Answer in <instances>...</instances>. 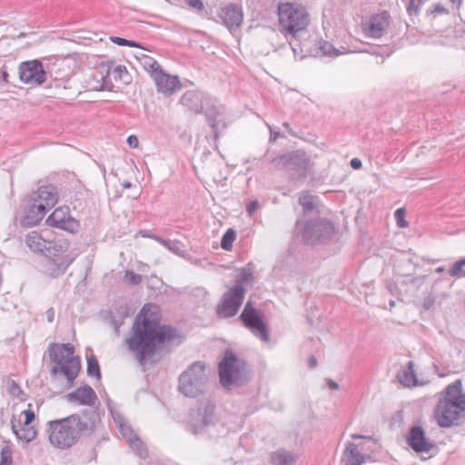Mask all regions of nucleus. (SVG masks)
<instances>
[{
	"label": "nucleus",
	"instance_id": "f257e3e1",
	"mask_svg": "<svg viewBox=\"0 0 465 465\" xmlns=\"http://www.w3.org/2000/svg\"><path fill=\"white\" fill-rule=\"evenodd\" d=\"M148 304L142 307L131 328V336L126 339L129 351L135 354L140 364L151 360L158 350L166 344L180 345L183 337L177 328L162 324L158 319L149 315Z\"/></svg>",
	"mask_w": 465,
	"mask_h": 465
},
{
	"label": "nucleus",
	"instance_id": "f03ea898",
	"mask_svg": "<svg viewBox=\"0 0 465 465\" xmlns=\"http://www.w3.org/2000/svg\"><path fill=\"white\" fill-rule=\"evenodd\" d=\"M102 425V411L98 407L84 409L65 418L47 422L50 443L61 450H67L82 438L94 435Z\"/></svg>",
	"mask_w": 465,
	"mask_h": 465
},
{
	"label": "nucleus",
	"instance_id": "7ed1b4c3",
	"mask_svg": "<svg viewBox=\"0 0 465 465\" xmlns=\"http://www.w3.org/2000/svg\"><path fill=\"white\" fill-rule=\"evenodd\" d=\"M279 27L292 47L295 56L303 58L304 49L299 38L306 33L310 24V15L305 7L297 3H280L278 5Z\"/></svg>",
	"mask_w": 465,
	"mask_h": 465
},
{
	"label": "nucleus",
	"instance_id": "20e7f679",
	"mask_svg": "<svg viewBox=\"0 0 465 465\" xmlns=\"http://www.w3.org/2000/svg\"><path fill=\"white\" fill-rule=\"evenodd\" d=\"M180 102L195 114H200L205 109L204 114L208 124L212 128L213 140L216 143L230 123L224 106L212 99L204 100L203 94L198 91H187L181 97Z\"/></svg>",
	"mask_w": 465,
	"mask_h": 465
},
{
	"label": "nucleus",
	"instance_id": "39448f33",
	"mask_svg": "<svg viewBox=\"0 0 465 465\" xmlns=\"http://www.w3.org/2000/svg\"><path fill=\"white\" fill-rule=\"evenodd\" d=\"M465 414V393L462 382L456 380L444 390V396L439 400L434 411L435 418L440 428L458 425V420Z\"/></svg>",
	"mask_w": 465,
	"mask_h": 465
},
{
	"label": "nucleus",
	"instance_id": "423d86ee",
	"mask_svg": "<svg viewBox=\"0 0 465 465\" xmlns=\"http://www.w3.org/2000/svg\"><path fill=\"white\" fill-rule=\"evenodd\" d=\"M50 361L54 366L50 370V375L55 378L58 374L66 380L67 387H72L81 371V358L74 355V347L67 343H50L47 348Z\"/></svg>",
	"mask_w": 465,
	"mask_h": 465
},
{
	"label": "nucleus",
	"instance_id": "0eeeda50",
	"mask_svg": "<svg viewBox=\"0 0 465 465\" xmlns=\"http://www.w3.org/2000/svg\"><path fill=\"white\" fill-rule=\"evenodd\" d=\"M271 163L286 173L287 179L295 184L304 183L312 174L313 162L304 149H296L278 154Z\"/></svg>",
	"mask_w": 465,
	"mask_h": 465
},
{
	"label": "nucleus",
	"instance_id": "6e6552de",
	"mask_svg": "<svg viewBox=\"0 0 465 465\" xmlns=\"http://www.w3.org/2000/svg\"><path fill=\"white\" fill-rule=\"evenodd\" d=\"M221 385L230 390L233 385L242 386L252 379V371L244 359L239 358L231 349L224 351L218 363Z\"/></svg>",
	"mask_w": 465,
	"mask_h": 465
},
{
	"label": "nucleus",
	"instance_id": "1a4fd4ad",
	"mask_svg": "<svg viewBox=\"0 0 465 465\" xmlns=\"http://www.w3.org/2000/svg\"><path fill=\"white\" fill-rule=\"evenodd\" d=\"M208 380L205 363L194 361L180 375L179 391L185 397L196 398L206 391Z\"/></svg>",
	"mask_w": 465,
	"mask_h": 465
},
{
	"label": "nucleus",
	"instance_id": "9d476101",
	"mask_svg": "<svg viewBox=\"0 0 465 465\" xmlns=\"http://www.w3.org/2000/svg\"><path fill=\"white\" fill-rule=\"evenodd\" d=\"M218 422L216 405L209 399L199 401L189 413L187 430L195 436L205 435Z\"/></svg>",
	"mask_w": 465,
	"mask_h": 465
},
{
	"label": "nucleus",
	"instance_id": "9b49d317",
	"mask_svg": "<svg viewBox=\"0 0 465 465\" xmlns=\"http://www.w3.org/2000/svg\"><path fill=\"white\" fill-rule=\"evenodd\" d=\"M335 232L334 224L326 218L307 220L302 230V240L306 244L324 243L331 239Z\"/></svg>",
	"mask_w": 465,
	"mask_h": 465
},
{
	"label": "nucleus",
	"instance_id": "f8f14e48",
	"mask_svg": "<svg viewBox=\"0 0 465 465\" xmlns=\"http://www.w3.org/2000/svg\"><path fill=\"white\" fill-rule=\"evenodd\" d=\"M238 320L242 322L246 329L262 341H268L270 340L269 329L262 319V314L260 310L253 306L251 300L246 302Z\"/></svg>",
	"mask_w": 465,
	"mask_h": 465
},
{
	"label": "nucleus",
	"instance_id": "ddd939ff",
	"mask_svg": "<svg viewBox=\"0 0 465 465\" xmlns=\"http://www.w3.org/2000/svg\"><path fill=\"white\" fill-rule=\"evenodd\" d=\"M245 295V288L241 283L234 284L229 291L223 293L217 306L219 317L231 318L237 314Z\"/></svg>",
	"mask_w": 465,
	"mask_h": 465
},
{
	"label": "nucleus",
	"instance_id": "4468645a",
	"mask_svg": "<svg viewBox=\"0 0 465 465\" xmlns=\"http://www.w3.org/2000/svg\"><path fill=\"white\" fill-rule=\"evenodd\" d=\"M45 223L70 233L77 232L80 228L79 221L71 216L70 209L66 205L55 208L47 217Z\"/></svg>",
	"mask_w": 465,
	"mask_h": 465
},
{
	"label": "nucleus",
	"instance_id": "2eb2a0df",
	"mask_svg": "<svg viewBox=\"0 0 465 465\" xmlns=\"http://www.w3.org/2000/svg\"><path fill=\"white\" fill-rule=\"evenodd\" d=\"M406 442L418 454L428 453L437 449L436 443L427 438L426 431L419 421L410 428Z\"/></svg>",
	"mask_w": 465,
	"mask_h": 465
},
{
	"label": "nucleus",
	"instance_id": "dca6fc26",
	"mask_svg": "<svg viewBox=\"0 0 465 465\" xmlns=\"http://www.w3.org/2000/svg\"><path fill=\"white\" fill-rule=\"evenodd\" d=\"M18 73L20 80L27 84L40 85L46 80V73L39 60L21 63Z\"/></svg>",
	"mask_w": 465,
	"mask_h": 465
},
{
	"label": "nucleus",
	"instance_id": "f3484780",
	"mask_svg": "<svg viewBox=\"0 0 465 465\" xmlns=\"http://www.w3.org/2000/svg\"><path fill=\"white\" fill-rule=\"evenodd\" d=\"M389 25L390 15L387 11H383L371 15L369 22L364 25L363 31L369 37L380 38L386 33Z\"/></svg>",
	"mask_w": 465,
	"mask_h": 465
},
{
	"label": "nucleus",
	"instance_id": "a211bd4d",
	"mask_svg": "<svg viewBox=\"0 0 465 465\" xmlns=\"http://www.w3.org/2000/svg\"><path fill=\"white\" fill-rule=\"evenodd\" d=\"M31 201L42 203L46 211L52 209L58 201V193L53 184H46L38 187L32 193Z\"/></svg>",
	"mask_w": 465,
	"mask_h": 465
},
{
	"label": "nucleus",
	"instance_id": "6ab92c4d",
	"mask_svg": "<svg viewBox=\"0 0 465 465\" xmlns=\"http://www.w3.org/2000/svg\"><path fill=\"white\" fill-rule=\"evenodd\" d=\"M66 399L68 401L74 402L77 405L89 406L92 408H94L93 406L98 400L95 391L88 384L80 386L74 391L67 393Z\"/></svg>",
	"mask_w": 465,
	"mask_h": 465
},
{
	"label": "nucleus",
	"instance_id": "aec40b11",
	"mask_svg": "<svg viewBox=\"0 0 465 465\" xmlns=\"http://www.w3.org/2000/svg\"><path fill=\"white\" fill-rule=\"evenodd\" d=\"M153 79L157 87V91L165 95L173 94L177 89L181 88L178 76L170 75L163 72V69L154 74Z\"/></svg>",
	"mask_w": 465,
	"mask_h": 465
},
{
	"label": "nucleus",
	"instance_id": "412c9836",
	"mask_svg": "<svg viewBox=\"0 0 465 465\" xmlns=\"http://www.w3.org/2000/svg\"><path fill=\"white\" fill-rule=\"evenodd\" d=\"M219 15L230 31L238 28L243 19L242 7L236 4H230L222 8Z\"/></svg>",
	"mask_w": 465,
	"mask_h": 465
},
{
	"label": "nucleus",
	"instance_id": "4be33fe9",
	"mask_svg": "<svg viewBox=\"0 0 465 465\" xmlns=\"http://www.w3.org/2000/svg\"><path fill=\"white\" fill-rule=\"evenodd\" d=\"M47 212L42 203H37L30 199L26 213L21 219V225L25 228L37 225Z\"/></svg>",
	"mask_w": 465,
	"mask_h": 465
},
{
	"label": "nucleus",
	"instance_id": "5701e85b",
	"mask_svg": "<svg viewBox=\"0 0 465 465\" xmlns=\"http://www.w3.org/2000/svg\"><path fill=\"white\" fill-rule=\"evenodd\" d=\"M73 261L74 258H71L69 255L48 258L45 265V272L47 275L53 278H57L65 273L67 268L73 262Z\"/></svg>",
	"mask_w": 465,
	"mask_h": 465
},
{
	"label": "nucleus",
	"instance_id": "b1692460",
	"mask_svg": "<svg viewBox=\"0 0 465 465\" xmlns=\"http://www.w3.org/2000/svg\"><path fill=\"white\" fill-rule=\"evenodd\" d=\"M341 463L344 465H362L364 463V456L358 450V445L348 441L342 452Z\"/></svg>",
	"mask_w": 465,
	"mask_h": 465
},
{
	"label": "nucleus",
	"instance_id": "393cba45",
	"mask_svg": "<svg viewBox=\"0 0 465 465\" xmlns=\"http://www.w3.org/2000/svg\"><path fill=\"white\" fill-rule=\"evenodd\" d=\"M20 425V420H16L15 416L13 415L11 420V430L17 440L25 443H29L37 437L38 432L35 427H30L28 429H18Z\"/></svg>",
	"mask_w": 465,
	"mask_h": 465
},
{
	"label": "nucleus",
	"instance_id": "a878e982",
	"mask_svg": "<svg viewBox=\"0 0 465 465\" xmlns=\"http://www.w3.org/2000/svg\"><path fill=\"white\" fill-rule=\"evenodd\" d=\"M396 378L399 382L406 387L417 386L418 379L414 372V362L412 361H408L406 367L398 371Z\"/></svg>",
	"mask_w": 465,
	"mask_h": 465
},
{
	"label": "nucleus",
	"instance_id": "bb28decb",
	"mask_svg": "<svg viewBox=\"0 0 465 465\" xmlns=\"http://www.w3.org/2000/svg\"><path fill=\"white\" fill-rule=\"evenodd\" d=\"M297 455L284 449L277 450L271 454V463L273 465H293Z\"/></svg>",
	"mask_w": 465,
	"mask_h": 465
},
{
	"label": "nucleus",
	"instance_id": "cd10ccee",
	"mask_svg": "<svg viewBox=\"0 0 465 465\" xmlns=\"http://www.w3.org/2000/svg\"><path fill=\"white\" fill-rule=\"evenodd\" d=\"M45 241L38 232H31L26 235L25 243L27 247L34 252H43L45 245Z\"/></svg>",
	"mask_w": 465,
	"mask_h": 465
},
{
	"label": "nucleus",
	"instance_id": "c85d7f7f",
	"mask_svg": "<svg viewBox=\"0 0 465 465\" xmlns=\"http://www.w3.org/2000/svg\"><path fill=\"white\" fill-rule=\"evenodd\" d=\"M87 368L86 373L90 377H94L100 381L102 379V373L98 360L95 355L91 354L86 357Z\"/></svg>",
	"mask_w": 465,
	"mask_h": 465
},
{
	"label": "nucleus",
	"instance_id": "c756f323",
	"mask_svg": "<svg viewBox=\"0 0 465 465\" xmlns=\"http://www.w3.org/2000/svg\"><path fill=\"white\" fill-rule=\"evenodd\" d=\"M315 196L308 191L302 192L299 197V203L302 206L304 214H310L315 208Z\"/></svg>",
	"mask_w": 465,
	"mask_h": 465
},
{
	"label": "nucleus",
	"instance_id": "7c9ffc66",
	"mask_svg": "<svg viewBox=\"0 0 465 465\" xmlns=\"http://www.w3.org/2000/svg\"><path fill=\"white\" fill-rule=\"evenodd\" d=\"M45 247L42 253L47 258L61 257L63 252V246L54 241H45Z\"/></svg>",
	"mask_w": 465,
	"mask_h": 465
},
{
	"label": "nucleus",
	"instance_id": "2f4dec72",
	"mask_svg": "<svg viewBox=\"0 0 465 465\" xmlns=\"http://www.w3.org/2000/svg\"><path fill=\"white\" fill-rule=\"evenodd\" d=\"M237 232L234 229L229 228L222 236L221 247L224 251H231L233 242L236 240Z\"/></svg>",
	"mask_w": 465,
	"mask_h": 465
},
{
	"label": "nucleus",
	"instance_id": "473e14b6",
	"mask_svg": "<svg viewBox=\"0 0 465 465\" xmlns=\"http://www.w3.org/2000/svg\"><path fill=\"white\" fill-rule=\"evenodd\" d=\"M5 445L0 451V465H13V450L9 440L4 441Z\"/></svg>",
	"mask_w": 465,
	"mask_h": 465
},
{
	"label": "nucleus",
	"instance_id": "72a5a7b5",
	"mask_svg": "<svg viewBox=\"0 0 465 465\" xmlns=\"http://www.w3.org/2000/svg\"><path fill=\"white\" fill-rule=\"evenodd\" d=\"M142 64L143 68L150 73L152 78L154 77V74L162 70L160 64L153 58L146 54H143Z\"/></svg>",
	"mask_w": 465,
	"mask_h": 465
},
{
	"label": "nucleus",
	"instance_id": "f704fd0d",
	"mask_svg": "<svg viewBox=\"0 0 465 465\" xmlns=\"http://www.w3.org/2000/svg\"><path fill=\"white\" fill-rule=\"evenodd\" d=\"M465 266V257L456 261L449 270V274L451 277L460 278L465 277V271L462 269Z\"/></svg>",
	"mask_w": 465,
	"mask_h": 465
},
{
	"label": "nucleus",
	"instance_id": "c9c22d12",
	"mask_svg": "<svg viewBox=\"0 0 465 465\" xmlns=\"http://www.w3.org/2000/svg\"><path fill=\"white\" fill-rule=\"evenodd\" d=\"M130 446L134 449L141 458L147 457V449L145 448L143 440L136 435L134 440L129 442Z\"/></svg>",
	"mask_w": 465,
	"mask_h": 465
},
{
	"label": "nucleus",
	"instance_id": "e433bc0d",
	"mask_svg": "<svg viewBox=\"0 0 465 465\" xmlns=\"http://www.w3.org/2000/svg\"><path fill=\"white\" fill-rule=\"evenodd\" d=\"M117 423H118V427H119V430H120L121 434L123 435V437L124 439H126L128 440V442H130L132 440H134V438L137 435L129 424L121 422L119 419H118Z\"/></svg>",
	"mask_w": 465,
	"mask_h": 465
},
{
	"label": "nucleus",
	"instance_id": "4c0bfd02",
	"mask_svg": "<svg viewBox=\"0 0 465 465\" xmlns=\"http://www.w3.org/2000/svg\"><path fill=\"white\" fill-rule=\"evenodd\" d=\"M428 0H409V3L407 5V13L410 15H418L421 6L427 2Z\"/></svg>",
	"mask_w": 465,
	"mask_h": 465
},
{
	"label": "nucleus",
	"instance_id": "58836bf2",
	"mask_svg": "<svg viewBox=\"0 0 465 465\" xmlns=\"http://www.w3.org/2000/svg\"><path fill=\"white\" fill-rule=\"evenodd\" d=\"M154 240L160 242L162 245L166 247L173 253H178L180 251L179 242L176 241L165 240L161 236H155Z\"/></svg>",
	"mask_w": 465,
	"mask_h": 465
},
{
	"label": "nucleus",
	"instance_id": "ea45409f",
	"mask_svg": "<svg viewBox=\"0 0 465 465\" xmlns=\"http://www.w3.org/2000/svg\"><path fill=\"white\" fill-rule=\"evenodd\" d=\"M124 281L130 285H138L142 282V275L132 270H127L124 276Z\"/></svg>",
	"mask_w": 465,
	"mask_h": 465
},
{
	"label": "nucleus",
	"instance_id": "a19ab883",
	"mask_svg": "<svg viewBox=\"0 0 465 465\" xmlns=\"http://www.w3.org/2000/svg\"><path fill=\"white\" fill-rule=\"evenodd\" d=\"M319 48L322 51V53L325 55H330V54L339 55L340 54V52L337 49H335L331 43H329L327 41L322 40L319 43Z\"/></svg>",
	"mask_w": 465,
	"mask_h": 465
},
{
	"label": "nucleus",
	"instance_id": "79ce46f5",
	"mask_svg": "<svg viewBox=\"0 0 465 465\" xmlns=\"http://www.w3.org/2000/svg\"><path fill=\"white\" fill-rule=\"evenodd\" d=\"M111 70H112V74L114 75L115 79H117V78L123 79L124 74L125 75L128 74V71L124 65L119 64V65L114 66L113 69L110 66H107L106 67L107 75L110 74Z\"/></svg>",
	"mask_w": 465,
	"mask_h": 465
},
{
	"label": "nucleus",
	"instance_id": "37998d69",
	"mask_svg": "<svg viewBox=\"0 0 465 465\" xmlns=\"http://www.w3.org/2000/svg\"><path fill=\"white\" fill-rule=\"evenodd\" d=\"M108 319L111 325L114 326L115 333L118 334L120 332V327L124 324V320L122 319V317L116 316L113 312H109Z\"/></svg>",
	"mask_w": 465,
	"mask_h": 465
},
{
	"label": "nucleus",
	"instance_id": "c03bdc74",
	"mask_svg": "<svg viewBox=\"0 0 465 465\" xmlns=\"http://www.w3.org/2000/svg\"><path fill=\"white\" fill-rule=\"evenodd\" d=\"M7 391L9 394L16 397H20V394H24V391L21 389L19 384L14 380L8 381Z\"/></svg>",
	"mask_w": 465,
	"mask_h": 465
},
{
	"label": "nucleus",
	"instance_id": "a18cd8bd",
	"mask_svg": "<svg viewBox=\"0 0 465 465\" xmlns=\"http://www.w3.org/2000/svg\"><path fill=\"white\" fill-rule=\"evenodd\" d=\"M394 217L400 228H405L409 225L408 222L405 220V210L403 208L397 209L394 213Z\"/></svg>",
	"mask_w": 465,
	"mask_h": 465
},
{
	"label": "nucleus",
	"instance_id": "49530a36",
	"mask_svg": "<svg viewBox=\"0 0 465 465\" xmlns=\"http://www.w3.org/2000/svg\"><path fill=\"white\" fill-rule=\"evenodd\" d=\"M253 275L250 269L242 268L239 274V279L236 281L235 284L241 283L243 285V283L249 282L252 279Z\"/></svg>",
	"mask_w": 465,
	"mask_h": 465
},
{
	"label": "nucleus",
	"instance_id": "de8ad7c7",
	"mask_svg": "<svg viewBox=\"0 0 465 465\" xmlns=\"http://www.w3.org/2000/svg\"><path fill=\"white\" fill-rule=\"evenodd\" d=\"M111 40L114 44L120 46L140 47L138 43L122 37L113 36L111 37Z\"/></svg>",
	"mask_w": 465,
	"mask_h": 465
},
{
	"label": "nucleus",
	"instance_id": "09e8293b",
	"mask_svg": "<svg viewBox=\"0 0 465 465\" xmlns=\"http://www.w3.org/2000/svg\"><path fill=\"white\" fill-rule=\"evenodd\" d=\"M386 289L392 296L398 297L401 294L398 284L391 280L386 282Z\"/></svg>",
	"mask_w": 465,
	"mask_h": 465
},
{
	"label": "nucleus",
	"instance_id": "8fccbe9b",
	"mask_svg": "<svg viewBox=\"0 0 465 465\" xmlns=\"http://www.w3.org/2000/svg\"><path fill=\"white\" fill-rule=\"evenodd\" d=\"M113 313H115L116 316L122 317V319L124 320L125 318H127L129 316L130 310L126 304H124V305H120L119 307H117L115 309V311L113 312Z\"/></svg>",
	"mask_w": 465,
	"mask_h": 465
},
{
	"label": "nucleus",
	"instance_id": "3c124183",
	"mask_svg": "<svg viewBox=\"0 0 465 465\" xmlns=\"http://www.w3.org/2000/svg\"><path fill=\"white\" fill-rule=\"evenodd\" d=\"M212 153V152H207L206 147H194V156H199L203 163H205L207 154Z\"/></svg>",
	"mask_w": 465,
	"mask_h": 465
},
{
	"label": "nucleus",
	"instance_id": "603ef678",
	"mask_svg": "<svg viewBox=\"0 0 465 465\" xmlns=\"http://www.w3.org/2000/svg\"><path fill=\"white\" fill-rule=\"evenodd\" d=\"M435 303V297L432 294L428 295L424 298L422 307L425 311H429L432 308Z\"/></svg>",
	"mask_w": 465,
	"mask_h": 465
},
{
	"label": "nucleus",
	"instance_id": "864d4df0",
	"mask_svg": "<svg viewBox=\"0 0 465 465\" xmlns=\"http://www.w3.org/2000/svg\"><path fill=\"white\" fill-rule=\"evenodd\" d=\"M186 3L193 9L198 12H202L204 9V5L202 0H185Z\"/></svg>",
	"mask_w": 465,
	"mask_h": 465
},
{
	"label": "nucleus",
	"instance_id": "5fc2aeb1",
	"mask_svg": "<svg viewBox=\"0 0 465 465\" xmlns=\"http://www.w3.org/2000/svg\"><path fill=\"white\" fill-rule=\"evenodd\" d=\"M32 404H28V408L23 411V414L25 415V420L27 422H33L35 419V411L31 410Z\"/></svg>",
	"mask_w": 465,
	"mask_h": 465
},
{
	"label": "nucleus",
	"instance_id": "6e6d98bb",
	"mask_svg": "<svg viewBox=\"0 0 465 465\" xmlns=\"http://www.w3.org/2000/svg\"><path fill=\"white\" fill-rule=\"evenodd\" d=\"M106 405H107V408L110 411L112 417L115 422H118V419L123 420V418L121 417V415L119 413H116V415H114V402L109 397H107V399H106Z\"/></svg>",
	"mask_w": 465,
	"mask_h": 465
},
{
	"label": "nucleus",
	"instance_id": "4d7b16f0",
	"mask_svg": "<svg viewBox=\"0 0 465 465\" xmlns=\"http://www.w3.org/2000/svg\"><path fill=\"white\" fill-rule=\"evenodd\" d=\"M259 208V202L257 200L251 201L246 206V211L249 215H252Z\"/></svg>",
	"mask_w": 465,
	"mask_h": 465
},
{
	"label": "nucleus",
	"instance_id": "13d9d810",
	"mask_svg": "<svg viewBox=\"0 0 465 465\" xmlns=\"http://www.w3.org/2000/svg\"><path fill=\"white\" fill-rule=\"evenodd\" d=\"M443 13H447V9L440 4H436L435 5H433L431 10L428 11V15L429 14H443Z\"/></svg>",
	"mask_w": 465,
	"mask_h": 465
},
{
	"label": "nucleus",
	"instance_id": "bf43d9fd",
	"mask_svg": "<svg viewBox=\"0 0 465 465\" xmlns=\"http://www.w3.org/2000/svg\"><path fill=\"white\" fill-rule=\"evenodd\" d=\"M426 279H427V275H420V276L411 278V283L416 284L418 287H420L421 284L424 283Z\"/></svg>",
	"mask_w": 465,
	"mask_h": 465
},
{
	"label": "nucleus",
	"instance_id": "052dcab7",
	"mask_svg": "<svg viewBox=\"0 0 465 465\" xmlns=\"http://www.w3.org/2000/svg\"><path fill=\"white\" fill-rule=\"evenodd\" d=\"M350 165L354 170H360L362 167V163L359 158H352L350 162Z\"/></svg>",
	"mask_w": 465,
	"mask_h": 465
},
{
	"label": "nucleus",
	"instance_id": "680f3d73",
	"mask_svg": "<svg viewBox=\"0 0 465 465\" xmlns=\"http://www.w3.org/2000/svg\"><path fill=\"white\" fill-rule=\"evenodd\" d=\"M307 363H308V367L310 369H314L318 365V361H317V359H316V357L314 355H311L308 358Z\"/></svg>",
	"mask_w": 465,
	"mask_h": 465
},
{
	"label": "nucleus",
	"instance_id": "e2e57ef3",
	"mask_svg": "<svg viewBox=\"0 0 465 465\" xmlns=\"http://www.w3.org/2000/svg\"><path fill=\"white\" fill-rule=\"evenodd\" d=\"M326 384H327V386H328L331 390H332V391H336V390H338V389H339V387H340V386H339V383H338V382H336L335 381L331 380V379H327V380H326Z\"/></svg>",
	"mask_w": 465,
	"mask_h": 465
},
{
	"label": "nucleus",
	"instance_id": "0e129e2a",
	"mask_svg": "<svg viewBox=\"0 0 465 465\" xmlns=\"http://www.w3.org/2000/svg\"><path fill=\"white\" fill-rule=\"evenodd\" d=\"M270 133H271V135H270L271 143H274L277 140V138L282 135L279 131H274V130H272V127H270Z\"/></svg>",
	"mask_w": 465,
	"mask_h": 465
},
{
	"label": "nucleus",
	"instance_id": "69168bd1",
	"mask_svg": "<svg viewBox=\"0 0 465 465\" xmlns=\"http://www.w3.org/2000/svg\"><path fill=\"white\" fill-rule=\"evenodd\" d=\"M128 145H138V137L134 134L129 135L126 139Z\"/></svg>",
	"mask_w": 465,
	"mask_h": 465
},
{
	"label": "nucleus",
	"instance_id": "338daca9",
	"mask_svg": "<svg viewBox=\"0 0 465 465\" xmlns=\"http://www.w3.org/2000/svg\"><path fill=\"white\" fill-rule=\"evenodd\" d=\"M139 233L144 238H150V239H153V240H154V237L157 236L156 234H153L150 231H146V230H141V231H139Z\"/></svg>",
	"mask_w": 465,
	"mask_h": 465
},
{
	"label": "nucleus",
	"instance_id": "774afa93",
	"mask_svg": "<svg viewBox=\"0 0 465 465\" xmlns=\"http://www.w3.org/2000/svg\"><path fill=\"white\" fill-rule=\"evenodd\" d=\"M46 316H47V321L49 322H52L54 321V308L51 307L46 311Z\"/></svg>",
	"mask_w": 465,
	"mask_h": 465
}]
</instances>
